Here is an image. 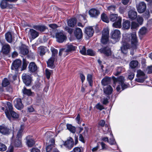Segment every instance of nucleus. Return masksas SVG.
I'll return each mask as SVG.
<instances>
[{
    "instance_id": "nucleus-1",
    "label": "nucleus",
    "mask_w": 152,
    "mask_h": 152,
    "mask_svg": "<svg viewBox=\"0 0 152 152\" xmlns=\"http://www.w3.org/2000/svg\"><path fill=\"white\" fill-rule=\"evenodd\" d=\"M122 42L123 43L121 50V52L124 54L127 53L128 49L136 50L138 45L136 34L135 33L126 34L124 36Z\"/></svg>"
},
{
    "instance_id": "nucleus-2",
    "label": "nucleus",
    "mask_w": 152,
    "mask_h": 152,
    "mask_svg": "<svg viewBox=\"0 0 152 152\" xmlns=\"http://www.w3.org/2000/svg\"><path fill=\"white\" fill-rule=\"evenodd\" d=\"M7 106L6 109L3 107H2L1 109L4 110L5 114L7 118L10 121H11V117L13 118H18L19 117L18 115L13 110V107L12 104L10 102H7Z\"/></svg>"
},
{
    "instance_id": "nucleus-3",
    "label": "nucleus",
    "mask_w": 152,
    "mask_h": 152,
    "mask_svg": "<svg viewBox=\"0 0 152 152\" xmlns=\"http://www.w3.org/2000/svg\"><path fill=\"white\" fill-rule=\"evenodd\" d=\"M124 77L123 76H120L117 78H115L114 80L113 87L117 86L116 90L118 91H119L121 90V87L122 90L126 88L128 85L124 83Z\"/></svg>"
},
{
    "instance_id": "nucleus-4",
    "label": "nucleus",
    "mask_w": 152,
    "mask_h": 152,
    "mask_svg": "<svg viewBox=\"0 0 152 152\" xmlns=\"http://www.w3.org/2000/svg\"><path fill=\"white\" fill-rule=\"evenodd\" d=\"M110 20L112 22L115 21L113 24V26L116 28H120L121 27V18L118 16L117 14H111L110 17Z\"/></svg>"
},
{
    "instance_id": "nucleus-5",
    "label": "nucleus",
    "mask_w": 152,
    "mask_h": 152,
    "mask_svg": "<svg viewBox=\"0 0 152 152\" xmlns=\"http://www.w3.org/2000/svg\"><path fill=\"white\" fill-rule=\"evenodd\" d=\"M136 81L140 83H143L147 78V76L144 72L141 69H138L137 71Z\"/></svg>"
},
{
    "instance_id": "nucleus-6",
    "label": "nucleus",
    "mask_w": 152,
    "mask_h": 152,
    "mask_svg": "<svg viewBox=\"0 0 152 152\" xmlns=\"http://www.w3.org/2000/svg\"><path fill=\"white\" fill-rule=\"evenodd\" d=\"M56 41L59 43H62L65 41L67 37L63 32H57L55 34Z\"/></svg>"
},
{
    "instance_id": "nucleus-7",
    "label": "nucleus",
    "mask_w": 152,
    "mask_h": 152,
    "mask_svg": "<svg viewBox=\"0 0 152 152\" xmlns=\"http://www.w3.org/2000/svg\"><path fill=\"white\" fill-rule=\"evenodd\" d=\"M21 64V61L20 59H16L12 63L11 69L12 72L14 71L15 73H18V70Z\"/></svg>"
},
{
    "instance_id": "nucleus-8",
    "label": "nucleus",
    "mask_w": 152,
    "mask_h": 152,
    "mask_svg": "<svg viewBox=\"0 0 152 152\" xmlns=\"http://www.w3.org/2000/svg\"><path fill=\"white\" fill-rule=\"evenodd\" d=\"M109 37V31L107 28L104 29L102 31V36L101 39L102 43L106 44L107 43Z\"/></svg>"
},
{
    "instance_id": "nucleus-9",
    "label": "nucleus",
    "mask_w": 152,
    "mask_h": 152,
    "mask_svg": "<svg viewBox=\"0 0 152 152\" xmlns=\"http://www.w3.org/2000/svg\"><path fill=\"white\" fill-rule=\"evenodd\" d=\"M11 130L4 125L0 126V133L4 135H9L11 132Z\"/></svg>"
},
{
    "instance_id": "nucleus-10",
    "label": "nucleus",
    "mask_w": 152,
    "mask_h": 152,
    "mask_svg": "<svg viewBox=\"0 0 152 152\" xmlns=\"http://www.w3.org/2000/svg\"><path fill=\"white\" fill-rule=\"evenodd\" d=\"M63 145L68 149H71L74 146V141L71 137H69L65 141Z\"/></svg>"
},
{
    "instance_id": "nucleus-11",
    "label": "nucleus",
    "mask_w": 152,
    "mask_h": 152,
    "mask_svg": "<svg viewBox=\"0 0 152 152\" xmlns=\"http://www.w3.org/2000/svg\"><path fill=\"white\" fill-rule=\"evenodd\" d=\"M136 7L138 12L142 13L145 11L146 5L144 2L141 1L138 4L136 5Z\"/></svg>"
},
{
    "instance_id": "nucleus-12",
    "label": "nucleus",
    "mask_w": 152,
    "mask_h": 152,
    "mask_svg": "<svg viewBox=\"0 0 152 152\" xmlns=\"http://www.w3.org/2000/svg\"><path fill=\"white\" fill-rule=\"evenodd\" d=\"M38 67L34 62L30 63L28 66V71L31 73H37L38 71Z\"/></svg>"
},
{
    "instance_id": "nucleus-13",
    "label": "nucleus",
    "mask_w": 152,
    "mask_h": 152,
    "mask_svg": "<svg viewBox=\"0 0 152 152\" xmlns=\"http://www.w3.org/2000/svg\"><path fill=\"white\" fill-rule=\"evenodd\" d=\"M111 38L115 39L116 41H118L119 39L121 36V33L118 29H115L111 33Z\"/></svg>"
},
{
    "instance_id": "nucleus-14",
    "label": "nucleus",
    "mask_w": 152,
    "mask_h": 152,
    "mask_svg": "<svg viewBox=\"0 0 152 152\" xmlns=\"http://www.w3.org/2000/svg\"><path fill=\"white\" fill-rule=\"evenodd\" d=\"M22 78L24 83L27 86H29L31 82V76L26 73H23L22 75Z\"/></svg>"
},
{
    "instance_id": "nucleus-15",
    "label": "nucleus",
    "mask_w": 152,
    "mask_h": 152,
    "mask_svg": "<svg viewBox=\"0 0 152 152\" xmlns=\"http://www.w3.org/2000/svg\"><path fill=\"white\" fill-rule=\"evenodd\" d=\"M98 51L101 53H103L107 56L111 55V51L110 48L108 47H104L99 49Z\"/></svg>"
},
{
    "instance_id": "nucleus-16",
    "label": "nucleus",
    "mask_w": 152,
    "mask_h": 152,
    "mask_svg": "<svg viewBox=\"0 0 152 152\" xmlns=\"http://www.w3.org/2000/svg\"><path fill=\"white\" fill-rule=\"evenodd\" d=\"M15 106L19 110H21L23 108V105L22 103L21 99L17 98L15 100Z\"/></svg>"
},
{
    "instance_id": "nucleus-17",
    "label": "nucleus",
    "mask_w": 152,
    "mask_h": 152,
    "mask_svg": "<svg viewBox=\"0 0 152 152\" xmlns=\"http://www.w3.org/2000/svg\"><path fill=\"white\" fill-rule=\"evenodd\" d=\"M26 144L28 147H32L35 143L34 141L31 136H27L26 137Z\"/></svg>"
},
{
    "instance_id": "nucleus-18",
    "label": "nucleus",
    "mask_w": 152,
    "mask_h": 152,
    "mask_svg": "<svg viewBox=\"0 0 152 152\" xmlns=\"http://www.w3.org/2000/svg\"><path fill=\"white\" fill-rule=\"evenodd\" d=\"M89 14L91 17L96 18L100 14V12L96 9L92 8L89 10Z\"/></svg>"
},
{
    "instance_id": "nucleus-19",
    "label": "nucleus",
    "mask_w": 152,
    "mask_h": 152,
    "mask_svg": "<svg viewBox=\"0 0 152 152\" xmlns=\"http://www.w3.org/2000/svg\"><path fill=\"white\" fill-rule=\"evenodd\" d=\"M74 33L75 36L78 39H80L83 37L82 31L79 28H76Z\"/></svg>"
},
{
    "instance_id": "nucleus-20",
    "label": "nucleus",
    "mask_w": 152,
    "mask_h": 152,
    "mask_svg": "<svg viewBox=\"0 0 152 152\" xmlns=\"http://www.w3.org/2000/svg\"><path fill=\"white\" fill-rule=\"evenodd\" d=\"M85 33L89 37H91L93 35L94 30L92 27L88 26L85 28Z\"/></svg>"
},
{
    "instance_id": "nucleus-21",
    "label": "nucleus",
    "mask_w": 152,
    "mask_h": 152,
    "mask_svg": "<svg viewBox=\"0 0 152 152\" xmlns=\"http://www.w3.org/2000/svg\"><path fill=\"white\" fill-rule=\"evenodd\" d=\"M20 53L23 55L28 54V50L27 47L24 45H22L20 48Z\"/></svg>"
},
{
    "instance_id": "nucleus-22",
    "label": "nucleus",
    "mask_w": 152,
    "mask_h": 152,
    "mask_svg": "<svg viewBox=\"0 0 152 152\" xmlns=\"http://www.w3.org/2000/svg\"><path fill=\"white\" fill-rule=\"evenodd\" d=\"M10 46L8 44H5L3 45L2 48V51L3 53L7 54L10 52Z\"/></svg>"
},
{
    "instance_id": "nucleus-23",
    "label": "nucleus",
    "mask_w": 152,
    "mask_h": 152,
    "mask_svg": "<svg viewBox=\"0 0 152 152\" xmlns=\"http://www.w3.org/2000/svg\"><path fill=\"white\" fill-rule=\"evenodd\" d=\"M38 52L40 56H43L45 54L48 50L46 47L41 46L38 48Z\"/></svg>"
},
{
    "instance_id": "nucleus-24",
    "label": "nucleus",
    "mask_w": 152,
    "mask_h": 152,
    "mask_svg": "<svg viewBox=\"0 0 152 152\" xmlns=\"http://www.w3.org/2000/svg\"><path fill=\"white\" fill-rule=\"evenodd\" d=\"M128 15L129 18L132 20L135 19L137 16V12L133 10H130L128 13Z\"/></svg>"
},
{
    "instance_id": "nucleus-25",
    "label": "nucleus",
    "mask_w": 152,
    "mask_h": 152,
    "mask_svg": "<svg viewBox=\"0 0 152 152\" xmlns=\"http://www.w3.org/2000/svg\"><path fill=\"white\" fill-rule=\"evenodd\" d=\"M111 80L110 77L106 76L102 80L101 83L103 86H105L110 83Z\"/></svg>"
},
{
    "instance_id": "nucleus-26",
    "label": "nucleus",
    "mask_w": 152,
    "mask_h": 152,
    "mask_svg": "<svg viewBox=\"0 0 152 152\" xmlns=\"http://www.w3.org/2000/svg\"><path fill=\"white\" fill-rule=\"evenodd\" d=\"M12 145H14L15 147H22V143L21 139L17 138L15 141H12Z\"/></svg>"
},
{
    "instance_id": "nucleus-27",
    "label": "nucleus",
    "mask_w": 152,
    "mask_h": 152,
    "mask_svg": "<svg viewBox=\"0 0 152 152\" xmlns=\"http://www.w3.org/2000/svg\"><path fill=\"white\" fill-rule=\"evenodd\" d=\"M29 34H30L32 38L33 39H34L39 36V33L33 29L30 30Z\"/></svg>"
},
{
    "instance_id": "nucleus-28",
    "label": "nucleus",
    "mask_w": 152,
    "mask_h": 152,
    "mask_svg": "<svg viewBox=\"0 0 152 152\" xmlns=\"http://www.w3.org/2000/svg\"><path fill=\"white\" fill-rule=\"evenodd\" d=\"M76 23L77 20L75 18L70 19L67 21L68 26L72 27H74Z\"/></svg>"
},
{
    "instance_id": "nucleus-29",
    "label": "nucleus",
    "mask_w": 152,
    "mask_h": 152,
    "mask_svg": "<svg viewBox=\"0 0 152 152\" xmlns=\"http://www.w3.org/2000/svg\"><path fill=\"white\" fill-rule=\"evenodd\" d=\"M55 60L54 57H50L47 62L48 66L51 69L54 68V62Z\"/></svg>"
},
{
    "instance_id": "nucleus-30",
    "label": "nucleus",
    "mask_w": 152,
    "mask_h": 152,
    "mask_svg": "<svg viewBox=\"0 0 152 152\" xmlns=\"http://www.w3.org/2000/svg\"><path fill=\"white\" fill-rule=\"evenodd\" d=\"M88 129L87 128L85 127V129L84 132L83 134H80L79 135V140L83 143H84L85 141L83 134L84 136H86L88 135Z\"/></svg>"
},
{
    "instance_id": "nucleus-31",
    "label": "nucleus",
    "mask_w": 152,
    "mask_h": 152,
    "mask_svg": "<svg viewBox=\"0 0 152 152\" xmlns=\"http://www.w3.org/2000/svg\"><path fill=\"white\" fill-rule=\"evenodd\" d=\"M33 28L37 30L43 32L45 31L47 27L43 25H36L33 26Z\"/></svg>"
},
{
    "instance_id": "nucleus-32",
    "label": "nucleus",
    "mask_w": 152,
    "mask_h": 152,
    "mask_svg": "<svg viewBox=\"0 0 152 152\" xmlns=\"http://www.w3.org/2000/svg\"><path fill=\"white\" fill-rule=\"evenodd\" d=\"M7 1H8L6 0H3L2 1L0 4V7L2 9H4L7 7H12V5H9Z\"/></svg>"
},
{
    "instance_id": "nucleus-33",
    "label": "nucleus",
    "mask_w": 152,
    "mask_h": 152,
    "mask_svg": "<svg viewBox=\"0 0 152 152\" xmlns=\"http://www.w3.org/2000/svg\"><path fill=\"white\" fill-rule=\"evenodd\" d=\"M76 46L72 45L71 44H70L67 45V48L66 49H65V50L66 53L69 51H74L76 49Z\"/></svg>"
},
{
    "instance_id": "nucleus-34",
    "label": "nucleus",
    "mask_w": 152,
    "mask_h": 152,
    "mask_svg": "<svg viewBox=\"0 0 152 152\" xmlns=\"http://www.w3.org/2000/svg\"><path fill=\"white\" fill-rule=\"evenodd\" d=\"M113 88L110 86H108L104 88V91L105 94H110L113 91Z\"/></svg>"
},
{
    "instance_id": "nucleus-35",
    "label": "nucleus",
    "mask_w": 152,
    "mask_h": 152,
    "mask_svg": "<svg viewBox=\"0 0 152 152\" xmlns=\"http://www.w3.org/2000/svg\"><path fill=\"white\" fill-rule=\"evenodd\" d=\"M5 38L8 42L11 43L12 42V34L10 32H8L6 34Z\"/></svg>"
},
{
    "instance_id": "nucleus-36",
    "label": "nucleus",
    "mask_w": 152,
    "mask_h": 152,
    "mask_svg": "<svg viewBox=\"0 0 152 152\" xmlns=\"http://www.w3.org/2000/svg\"><path fill=\"white\" fill-rule=\"evenodd\" d=\"M107 10L110 12L112 13L115 11L116 9V7L114 5H111L107 6Z\"/></svg>"
},
{
    "instance_id": "nucleus-37",
    "label": "nucleus",
    "mask_w": 152,
    "mask_h": 152,
    "mask_svg": "<svg viewBox=\"0 0 152 152\" xmlns=\"http://www.w3.org/2000/svg\"><path fill=\"white\" fill-rule=\"evenodd\" d=\"M22 91L24 94L27 95L28 96H32L33 93L31 92V90L30 89H26L25 87H24L22 90Z\"/></svg>"
},
{
    "instance_id": "nucleus-38",
    "label": "nucleus",
    "mask_w": 152,
    "mask_h": 152,
    "mask_svg": "<svg viewBox=\"0 0 152 152\" xmlns=\"http://www.w3.org/2000/svg\"><path fill=\"white\" fill-rule=\"evenodd\" d=\"M123 28L124 29H128L130 26V22L128 20H126L123 23Z\"/></svg>"
},
{
    "instance_id": "nucleus-39",
    "label": "nucleus",
    "mask_w": 152,
    "mask_h": 152,
    "mask_svg": "<svg viewBox=\"0 0 152 152\" xmlns=\"http://www.w3.org/2000/svg\"><path fill=\"white\" fill-rule=\"evenodd\" d=\"M67 129L72 133H75L76 131L75 127L72 126V125L70 124H67L66 125Z\"/></svg>"
},
{
    "instance_id": "nucleus-40",
    "label": "nucleus",
    "mask_w": 152,
    "mask_h": 152,
    "mask_svg": "<svg viewBox=\"0 0 152 152\" xmlns=\"http://www.w3.org/2000/svg\"><path fill=\"white\" fill-rule=\"evenodd\" d=\"M138 62L137 61H131L129 64L130 67L132 69L136 68L138 66Z\"/></svg>"
},
{
    "instance_id": "nucleus-41",
    "label": "nucleus",
    "mask_w": 152,
    "mask_h": 152,
    "mask_svg": "<svg viewBox=\"0 0 152 152\" xmlns=\"http://www.w3.org/2000/svg\"><path fill=\"white\" fill-rule=\"evenodd\" d=\"M103 130L104 132V133H107L108 132H110V135L113 136V134L110 132V129L108 125L107 124L105 125V127L103 128Z\"/></svg>"
},
{
    "instance_id": "nucleus-42",
    "label": "nucleus",
    "mask_w": 152,
    "mask_h": 152,
    "mask_svg": "<svg viewBox=\"0 0 152 152\" xmlns=\"http://www.w3.org/2000/svg\"><path fill=\"white\" fill-rule=\"evenodd\" d=\"M87 79L90 86H92V75L90 74H88L87 75Z\"/></svg>"
},
{
    "instance_id": "nucleus-43",
    "label": "nucleus",
    "mask_w": 152,
    "mask_h": 152,
    "mask_svg": "<svg viewBox=\"0 0 152 152\" xmlns=\"http://www.w3.org/2000/svg\"><path fill=\"white\" fill-rule=\"evenodd\" d=\"M124 71V69L122 67H118L116 70V72H115L114 74L115 75L117 76L119 75L122 72Z\"/></svg>"
},
{
    "instance_id": "nucleus-44",
    "label": "nucleus",
    "mask_w": 152,
    "mask_h": 152,
    "mask_svg": "<svg viewBox=\"0 0 152 152\" xmlns=\"http://www.w3.org/2000/svg\"><path fill=\"white\" fill-rule=\"evenodd\" d=\"M147 29L145 27H142L140 29L139 31V34L140 35H143L145 34L146 33Z\"/></svg>"
},
{
    "instance_id": "nucleus-45",
    "label": "nucleus",
    "mask_w": 152,
    "mask_h": 152,
    "mask_svg": "<svg viewBox=\"0 0 152 152\" xmlns=\"http://www.w3.org/2000/svg\"><path fill=\"white\" fill-rule=\"evenodd\" d=\"M101 18L102 20L106 23L109 22V20L107 15L104 13H103L101 15Z\"/></svg>"
},
{
    "instance_id": "nucleus-46",
    "label": "nucleus",
    "mask_w": 152,
    "mask_h": 152,
    "mask_svg": "<svg viewBox=\"0 0 152 152\" xmlns=\"http://www.w3.org/2000/svg\"><path fill=\"white\" fill-rule=\"evenodd\" d=\"M83 148L76 147L74 148L72 151L70 152H83Z\"/></svg>"
},
{
    "instance_id": "nucleus-47",
    "label": "nucleus",
    "mask_w": 152,
    "mask_h": 152,
    "mask_svg": "<svg viewBox=\"0 0 152 152\" xmlns=\"http://www.w3.org/2000/svg\"><path fill=\"white\" fill-rule=\"evenodd\" d=\"M80 52L83 55H86V49L85 47L84 46H80L79 47Z\"/></svg>"
},
{
    "instance_id": "nucleus-48",
    "label": "nucleus",
    "mask_w": 152,
    "mask_h": 152,
    "mask_svg": "<svg viewBox=\"0 0 152 152\" xmlns=\"http://www.w3.org/2000/svg\"><path fill=\"white\" fill-rule=\"evenodd\" d=\"M46 75L48 79H49L50 77L51 73H52V70L46 69L45 70Z\"/></svg>"
},
{
    "instance_id": "nucleus-49",
    "label": "nucleus",
    "mask_w": 152,
    "mask_h": 152,
    "mask_svg": "<svg viewBox=\"0 0 152 152\" xmlns=\"http://www.w3.org/2000/svg\"><path fill=\"white\" fill-rule=\"evenodd\" d=\"M9 81L7 78H5L3 80L2 83V86L4 87H5L9 85Z\"/></svg>"
},
{
    "instance_id": "nucleus-50",
    "label": "nucleus",
    "mask_w": 152,
    "mask_h": 152,
    "mask_svg": "<svg viewBox=\"0 0 152 152\" xmlns=\"http://www.w3.org/2000/svg\"><path fill=\"white\" fill-rule=\"evenodd\" d=\"M52 53V56L51 57H54L55 58V56L57 54L58 50L56 49L53 48L51 49Z\"/></svg>"
},
{
    "instance_id": "nucleus-51",
    "label": "nucleus",
    "mask_w": 152,
    "mask_h": 152,
    "mask_svg": "<svg viewBox=\"0 0 152 152\" xmlns=\"http://www.w3.org/2000/svg\"><path fill=\"white\" fill-rule=\"evenodd\" d=\"M7 149L6 146L4 144L0 143V151H4Z\"/></svg>"
},
{
    "instance_id": "nucleus-52",
    "label": "nucleus",
    "mask_w": 152,
    "mask_h": 152,
    "mask_svg": "<svg viewBox=\"0 0 152 152\" xmlns=\"http://www.w3.org/2000/svg\"><path fill=\"white\" fill-rule=\"evenodd\" d=\"M96 107L97 109H98L100 110H101L103 109H104V106L101 104L100 103H98L96 105Z\"/></svg>"
},
{
    "instance_id": "nucleus-53",
    "label": "nucleus",
    "mask_w": 152,
    "mask_h": 152,
    "mask_svg": "<svg viewBox=\"0 0 152 152\" xmlns=\"http://www.w3.org/2000/svg\"><path fill=\"white\" fill-rule=\"evenodd\" d=\"M23 131V130L22 129H20L17 134V138H20L21 139V137L22 136V133Z\"/></svg>"
},
{
    "instance_id": "nucleus-54",
    "label": "nucleus",
    "mask_w": 152,
    "mask_h": 152,
    "mask_svg": "<svg viewBox=\"0 0 152 152\" xmlns=\"http://www.w3.org/2000/svg\"><path fill=\"white\" fill-rule=\"evenodd\" d=\"M66 52L65 50V49H61L59 51V56H61L62 55H63L64 56H65V53H66ZM67 54H66V55Z\"/></svg>"
},
{
    "instance_id": "nucleus-55",
    "label": "nucleus",
    "mask_w": 152,
    "mask_h": 152,
    "mask_svg": "<svg viewBox=\"0 0 152 152\" xmlns=\"http://www.w3.org/2000/svg\"><path fill=\"white\" fill-rule=\"evenodd\" d=\"M95 53L93 50L91 49H88L87 51L86 55L91 56H93Z\"/></svg>"
},
{
    "instance_id": "nucleus-56",
    "label": "nucleus",
    "mask_w": 152,
    "mask_h": 152,
    "mask_svg": "<svg viewBox=\"0 0 152 152\" xmlns=\"http://www.w3.org/2000/svg\"><path fill=\"white\" fill-rule=\"evenodd\" d=\"M53 147L52 145H49L47 146L46 148V152H50Z\"/></svg>"
},
{
    "instance_id": "nucleus-57",
    "label": "nucleus",
    "mask_w": 152,
    "mask_h": 152,
    "mask_svg": "<svg viewBox=\"0 0 152 152\" xmlns=\"http://www.w3.org/2000/svg\"><path fill=\"white\" fill-rule=\"evenodd\" d=\"M126 10V8L124 7H120L119 9V11L121 14H123L125 12Z\"/></svg>"
},
{
    "instance_id": "nucleus-58",
    "label": "nucleus",
    "mask_w": 152,
    "mask_h": 152,
    "mask_svg": "<svg viewBox=\"0 0 152 152\" xmlns=\"http://www.w3.org/2000/svg\"><path fill=\"white\" fill-rule=\"evenodd\" d=\"M137 20L139 23L141 24L143 22V20L142 17L138 16L137 18Z\"/></svg>"
},
{
    "instance_id": "nucleus-59",
    "label": "nucleus",
    "mask_w": 152,
    "mask_h": 152,
    "mask_svg": "<svg viewBox=\"0 0 152 152\" xmlns=\"http://www.w3.org/2000/svg\"><path fill=\"white\" fill-rule=\"evenodd\" d=\"M108 143L111 145H114L116 143L113 138H110L109 141V140Z\"/></svg>"
},
{
    "instance_id": "nucleus-60",
    "label": "nucleus",
    "mask_w": 152,
    "mask_h": 152,
    "mask_svg": "<svg viewBox=\"0 0 152 152\" xmlns=\"http://www.w3.org/2000/svg\"><path fill=\"white\" fill-rule=\"evenodd\" d=\"M65 30L70 34H72L73 32V29L70 28L68 26L65 27Z\"/></svg>"
},
{
    "instance_id": "nucleus-61",
    "label": "nucleus",
    "mask_w": 152,
    "mask_h": 152,
    "mask_svg": "<svg viewBox=\"0 0 152 152\" xmlns=\"http://www.w3.org/2000/svg\"><path fill=\"white\" fill-rule=\"evenodd\" d=\"M52 134L53 133L51 132H47L45 133V136L47 138H49L51 136H52Z\"/></svg>"
},
{
    "instance_id": "nucleus-62",
    "label": "nucleus",
    "mask_w": 152,
    "mask_h": 152,
    "mask_svg": "<svg viewBox=\"0 0 152 152\" xmlns=\"http://www.w3.org/2000/svg\"><path fill=\"white\" fill-rule=\"evenodd\" d=\"M49 26L50 28L54 29L58 27L57 25L55 23L50 24L49 25Z\"/></svg>"
},
{
    "instance_id": "nucleus-63",
    "label": "nucleus",
    "mask_w": 152,
    "mask_h": 152,
    "mask_svg": "<svg viewBox=\"0 0 152 152\" xmlns=\"http://www.w3.org/2000/svg\"><path fill=\"white\" fill-rule=\"evenodd\" d=\"M27 64L26 62L24 61L22 66V68H21V70H23L25 69L27 66Z\"/></svg>"
},
{
    "instance_id": "nucleus-64",
    "label": "nucleus",
    "mask_w": 152,
    "mask_h": 152,
    "mask_svg": "<svg viewBox=\"0 0 152 152\" xmlns=\"http://www.w3.org/2000/svg\"><path fill=\"white\" fill-rule=\"evenodd\" d=\"M100 144L102 150H106L107 149V145L104 142H101L100 143Z\"/></svg>"
}]
</instances>
